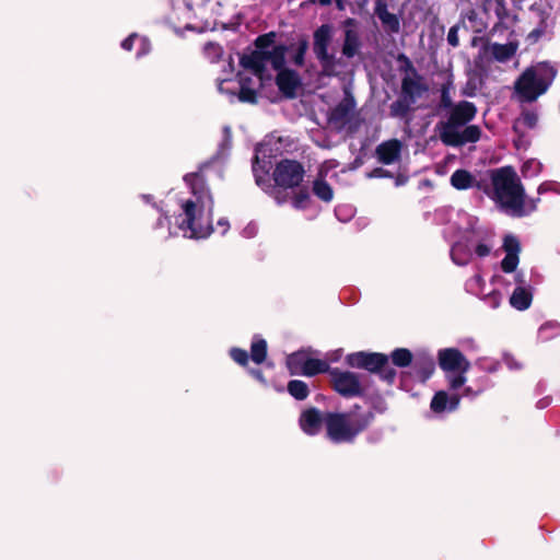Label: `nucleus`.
Wrapping results in <instances>:
<instances>
[{
  "instance_id": "obj_63",
  "label": "nucleus",
  "mask_w": 560,
  "mask_h": 560,
  "mask_svg": "<svg viewBox=\"0 0 560 560\" xmlns=\"http://www.w3.org/2000/svg\"><path fill=\"white\" fill-rule=\"evenodd\" d=\"M545 190H546V188H545V186H544V184H542V185H540V186H539V188H538V194H541V192H544Z\"/></svg>"
},
{
  "instance_id": "obj_54",
  "label": "nucleus",
  "mask_w": 560,
  "mask_h": 560,
  "mask_svg": "<svg viewBox=\"0 0 560 560\" xmlns=\"http://www.w3.org/2000/svg\"><path fill=\"white\" fill-rule=\"evenodd\" d=\"M329 371V364L324 360L317 359V374Z\"/></svg>"
},
{
  "instance_id": "obj_13",
  "label": "nucleus",
  "mask_w": 560,
  "mask_h": 560,
  "mask_svg": "<svg viewBox=\"0 0 560 560\" xmlns=\"http://www.w3.org/2000/svg\"><path fill=\"white\" fill-rule=\"evenodd\" d=\"M290 375L315 376V358L304 351H296L287 357Z\"/></svg>"
},
{
  "instance_id": "obj_8",
  "label": "nucleus",
  "mask_w": 560,
  "mask_h": 560,
  "mask_svg": "<svg viewBox=\"0 0 560 560\" xmlns=\"http://www.w3.org/2000/svg\"><path fill=\"white\" fill-rule=\"evenodd\" d=\"M293 48V44H278L268 50L266 55L260 51H252L243 55L240 59L245 69L252 70L255 74H262L266 70V63L269 61L276 71L285 69V56Z\"/></svg>"
},
{
  "instance_id": "obj_52",
  "label": "nucleus",
  "mask_w": 560,
  "mask_h": 560,
  "mask_svg": "<svg viewBox=\"0 0 560 560\" xmlns=\"http://www.w3.org/2000/svg\"><path fill=\"white\" fill-rule=\"evenodd\" d=\"M482 392H483L482 387H478L477 389H474L471 386H466L464 388V396L465 397H476Z\"/></svg>"
},
{
  "instance_id": "obj_33",
  "label": "nucleus",
  "mask_w": 560,
  "mask_h": 560,
  "mask_svg": "<svg viewBox=\"0 0 560 560\" xmlns=\"http://www.w3.org/2000/svg\"><path fill=\"white\" fill-rule=\"evenodd\" d=\"M370 0H335L338 10L343 11L349 5L353 14H361L366 10Z\"/></svg>"
},
{
  "instance_id": "obj_5",
  "label": "nucleus",
  "mask_w": 560,
  "mask_h": 560,
  "mask_svg": "<svg viewBox=\"0 0 560 560\" xmlns=\"http://www.w3.org/2000/svg\"><path fill=\"white\" fill-rule=\"evenodd\" d=\"M548 75L540 74L534 67L526 68L514 82V96L521 103H533L545 94L553 78L556 69L549 67Z\"/></svg>"
},
{
  "instance_id": "obj_17",
  "label": "nucleus",
  "mask_w": 560,
  "mask_h": 560,
  "mask_svg": "<svg viewBox=\"0 0 560 560\" xmlns=\"http://www.w3.org/2000/svg\"><path fill=\"white\" fill-rule=\"evenodd\" d=\"M276 84L285 98L296 97V91L301 86V78L296 71L292 69H283L278 71Z\"/></svg>"
},
{
  "instance_id": "obj_56",
  "label": "nucleus",
  "mask_w": 560,
  "mask_h": 560,
  "mask_svg": "<svg viewBox=\"0 0 560 560\" xmlns=\"http://www.w3.org/2000/svg\"><path fill=\"white\" fill-rule=\"evenodd\" d=\"M170 224V218L165 214H161L156 221V228H163Z\"/></svg>"
},
{
  "instance_id": "obj_1",
  "label": "nucleus",
  "mask_w": 560,
  "mask_h": 560,
  "mask_svg": "<svg viewBox=\"0 0 560 560\" xmlns=\"http://www.w3.org/2000/svg\"><path fill=\"white\" fill-rule=\"evenodd\" d=\"M202 165L198 172L188 173L184 176V182L190 187L195 200H186L182 205L183 213L178 215L176 222L180 231L185 234L189 232L190 237L205 238L211 234L213 228L208 225L203 228L197 223V212L208 210L209 214L213 211V198L206 185L202 175Z\"/></svg>"
},
{
  "instance_id": "obj_25",
  "label": "nucleus",
  "mask_w": 560,
  "mask_h": 560,
  "mask_svg": "<svg viewBox=\"0 0 560 560\" xmlns=\"http://www.w3.org/2000/svg\"><path fill=\"white\" fill-rule=\"evenodd\" d=\"M268 353L267 341L262 338H255L250 345V359L256 364H261L266 361Z\"/></svg>"
},
{
  "instance_id": "obj_18",
  "label": "nucleus",
  "mask_w": 560,
  "mask_h": 560,
  "mask_svg": "<svg viewBox=\"0 0 560 560\" xmlns=\"http://www.w3.org/2000/svg\"><path fill=\"white\" fill-rule=\"evenodd\" d=\"M412 369L416 377L420 382L425 383L435 371V361L433 355L425 351L418 352L416 354Z\"/></svg>"
},
{
  "instance_id": "obj_32",
  "label": "nucleus",
  "mask_w": 560,
  "mask_h": 560,
  "mask_svg": "<svg viewBox=\"0 0 560 560\" xmlns=\"http://www.w3.org/2000/svg\"><path fill=\"white\" fill-rule=\"evenodd\" d=\"M288 392L296 400H304L310 394L307 384L300 380L290 381L288 383Z\"/></svg>"
},
{
  "instance_id": "obj_48",
  "label": "nucleus",
  "mask_w": 560,
  "mask_h": 560,
  "mask_svg": "<svg viewBox=\"0 0 560 560\" xmlns=\"http://www.w3.org/2000/svg\"><path fill=\"white\" fill-rule=\"evenodd\" d=\"M540 199L539 198H530V199H526V196L524 197V210L526 211L525 212V215H528L529 213L536 211L537 209V203Z\"/></svg>"
},
{
  "instance_id": "obj_42",
  "label": "nucleus",
  "mask_w": 560,
  "mask_h": 560,
  "mask_svg": "<svg viewBox=\"0 0 560 560\" xmlns=\"http://www.w3.org/2000/svg\"><path fill=\"white\" fill-rule=\"evenodd\" d=\"M522 122L529 129L536 127L538 122V115L532 110H525L522 113Z\"/></svg>"
},
{
  "instance_id": "obj_12",
  "label": "nucleus",
  "mask_w": 560,
  "mask_h": 560,
  "mask_svg": "<svg viewBox=\"0 0 560 560\" xmlns=\"http://www.w3.org/2000/svg\"><path fill=\"white\" fill-rule=\"evenodd\" d=\"M354 106V98L351 95L346 96L329 112V126L337 131L345 129L347 124L350 121Z\"/></svg>"
},
{
  "instance_id": "obj_6",
  "label": "nucleus",
  "mask_w": 560,
  "mask_h": 560,
  "mask_svg": "<svg viewBox=\"0 0 560 560\" xmlns=\"http://www.w3.org/2000/svg\"><path fill=\"white\" fill-rule=\"evenodd\" d=\"M388 360L389 357L382 352L357 351L346 357L348 366L376 374L382 381L388 385H393L397 372L394 368L389 366Z\"/></svg>"
},
{
  "instance_id": "obj_61",
  "label": "nucleus",
  "mask_w": 560,
  "mask_h": 560,
  "mask_svg": "<svg viewBox=\"0 0 560 560\" xmlns=\"http://www.w3.org/2000/svg\"><path fill=\"white\" fill-rule=\"evenodd\" d=\"M317 3L320 5H329L331 3V0H317Z\"/></svg>"
},
{
  "instance_id": "obj_57",
  "label": "nucleus",
  "mask_w": 560,
  "mask_h": 560,
  "mask_svg": "<svg viewBox=\"0 0 560 560\" xmlns=\"http://www.w3.org/2000/svg\"><path fill=\"white\" fill-rule=\"evenodd\" d=\"M357 25H358L357 20H354V19H352V18H348V19H346V20L343 21L345 30H347V28H353V30H355Z\"/></svg>"
},
{
  "instance_id": "obj_14",
  "label": "nucleus",
  "mask_w": 560,
  "mask_h": 560,
  "mask_svg": "<svg viewBox=\"0 0 560 560\" xmlns=\"http://www.w3.org/2000/svg\"><path fill=\"white\" fill-rule=\"evenodd\" d=\"M374 15L380 20L384 32L395 35L400 32L401 23L399 15L389 12L388 0L374 1Z\"/></svg>"
},
{
  "instance_id": "obj_38",
  "label": "nucleus",
  "mask_w": 560,
  "mask_h": 560,
  "mask_svg": "<svg viewBox=\"0 0 560 560\" xmlns=\"http://www.w3.org/2000/svg\"><path fill=\"white\" fill-rule=\"evenodd\" d=\"M334 197V191L330 185L324 179L317 178V198L329 202Z\"/></svg>"
},
{
  "instance_id": "obj_60",
  "label": "nucleus",
  "mask_w": 560,
  "mask_h": 560,
  "mask_svg": "<svg viewBox=\"0 0 560 560\" xmlns=\"http://www.w3.org/2000/svg\"><path fill=\"white\" fill-rule=\"evenodd\" d=\"M515 281H516L517 283H524L523 275H522V273H517V275L515 276Z\"/></svg>"
},
{
  "instance_id": "obj_7",
  "label": "nucleus",
  "mask_w": 560,
  "mask_h": 560,
  "mask_svg": "<svg viewBox=\"0 0 560 560\" xmlns=\"http://www.w3.org/2000/svg\"><path fill=\"white\" fill-rule=\"evenodd\" d=\"M305 170L303 165L290 159H282L276 164L272 178L277 188L275 189V198L278 203L287 201L288 189L300 186L303 182Z\"/></svg>"
},
{
  "instance_id": "obj_40",
  "label": "nucleus",
  "mask_w": 560,
  "mask_h": 560,
  "mask_svg": "<svg viewBox=\"0 0 560 560\" xmlns=\"http://www.w3.org/2000/svg\"><path fill=\"white\" fill-rule=\"evenodd\" d=\"M560 335V325L558 323H546L539 328V336L542 340H548Z\"/></svg>"
},
{
  "instance_id": "obj_35",
  "label": "nucleus",
  "mask_w": 560,
  "mask_h": 560,
  "mask_svg": "<svg viewBox=\"0 0 560 560\" xmlns=\"http://www.w3.org/2000/svg\"><path fill=\"white\" fill-rule=\"evenodd\" d=\"M397 62L399 63L398 71L405 73V75H417L420 74L416 67L413 66L410 58L404 52L398 54L396 57Z\"/></svg>"
},
{
  "instance_id": "obj_47",
  "label": "nucleus",
  "mask_w": 560,
  "mask_h": 560,
  "mask_svg": "<svg viewBox=\"0 0 560 560\" xmlns=\"http://www.w3.org/2000/svg\"><path fill=\"white\" fill-rule=\"evenodd\" d=\"M368 176L370 178H387L393 177V174L383 167H375L368 174Z\"/></svg>"
},
{
  "instance_id": "obj_43",
  "label": "nucleus",
  "mask_w": 560,
  "mask_h": 560,
  "mask_svg": "<svg viewBox=\"0 0 560 560\" xmlns=\"http://www.w3.org/2000/svg\"><path fill=\"white\" fill-rule=\"evenodd\" d=\"M456 373H457V375L448 378V386H450V389H452V390H456V389L460 388L466 383L465 373H462V372H456Z\"/></svg>"
},
{
  "instance_id": "obj_29",
  "label": "nucleus",
  "mask_w": 560,
  "mask_h": 560,
  "mask_svg": "<svg viewBox=\"0 0 560 560\" xmlns=\"http://www.w3.org/2000/svg\"><path fill=\"white\" fill-rule=\"evenodd\" d=\"M454 89L453 81L451 79L446 80L440 89V101H439V109L448 110L456 105L453 102L451 96V91Z\"/></svg>"
},
{
  "instance_id": "obj_62",
  "label": "nucleus",
  "mask_w": 560,
  "mask_h": 560,
  "mask_svg": "<svg viewBox=\"0 0 560 560\" xmlns=\"http://www.w3.org/2000/svg\"><path fill=\"white\" fill-rule=\"evenodd\" d=\"M313 3H315V0H307V1H305V2H302L300 7L303 9V8H305L307 4H313Z\"/></svg>"
},
{
  "instance_id": "obj_21",
  "label": "nucleus",
  "mask_w": 560,
  "mask_h": 560,
  "mask_svg": "<svg viewBox=\"0 0 560 560\" xmlns=\"http://www.w3.org/2000/svg\"><path fill=\"white\" fill-rule=\"evenodd\" d=\"M533 301V292L530 288L518 285L514 289L510 296V304L517 311L529 308Z\"/></svg>"
},
{
  "instance_id": "obj_36",
  "label": "nucleus",
  "mask_w": 560,
  "mask_h": 560,
  "mask_svg": "<svg viewBox=\"0 0 560 560\" xmlns=\"http://www.w3.org/2000/svg\"><path fill=\"white\" fill-rule=\"evenodd\" d=\"M229 354H230L231 359L234 362H236L237 364H240L241 366H243V368L248 366V361H249L250 357L246 350H244L242 348L233 347L230 349Z\"/></svg>"
},
{
  "instance_id": "obj_16",
  "label": "nucleus",
  "mask_w": 560,
  "mask_h": 560,
  "mask_svg": "<svg viewBox=\"0 0 560 560\" xmlns=\"http://www.w3.org/2000/svg\"><path fill=\"white\" fill-rule=\"evenodd\" d=\"M429 91L423 75H404L401 79L400 94L409 101L416 103Z\"/></svg>"
},
{
  "instance_id": "obj_59",
  "label": "nucleus",
  "mask_w": 560,
  "mask_h": 560,
  "mask_svg": "<svg viewBox=\"0 0 560 560\" xmlns=\"http://www.w3.org/2000/svg\"><path fill=\"white\" fill-rule=\"evenodd\" d=\"M513 131L517 133L518 136H523V133L520 131L517 122H515L512 127Z\"/></svg>"
},
{
  "instance_id": "obj_26",
  "label": "nucleus",
  "mask_w": 560,
  "mask_h": 560,
  "mask_svg": "<svg viewBox=\"0 0 560 560\" xmlns=\"http://www.w3.org/2000/svg\"><path fill=\"white\" fill-rule=\"evenodd\" d=\"M412 104L415 103L400 94L399 97L390 104L389 114L392 117L405 118L412 110Z\"/></svg>"
},
{
  "instance_id": "obj_11",
  "label": "nucleus",
  "mask_w": 560,
  "mask_h": 560,
  "mask_svg": "<svg viewBox=\"0 0 560 560\" xmlns=\"http://www.w3.org/2000/svg\"><path fill=\"white\" fill-rule=\"evenodd\" d=\"M438 361L444 372L466 373L470 369V362L457 348H444L439 350Z\"/></svg>"
},
{
  "instance_id": "obj_10",
  "label": "nucleus",
  "mask_w": 560,
  "mask_h": 560,
  "mask_svg": "<svg viewBox=\"0 0 560 560\" xmlns=\"http://www.w3.org/2000/svg\"><path fill=\"white\" fill-rule=\"evenodd\" d=\"M330 27L327 24H323L317 27V59L320 60L323 75H336L338 74L337 65L332 55L327 51V43L329 39Z\"/></svg>"
},
{
  "instance_id": "obj_19",
  "label": "nucleus",
  "mask_w": 560,
  "mask_h": 560,
  "mask_svg": "<svg viewBox=\"0 0 560 560\" xmlns=\"http://www.w3.org/2000/svg\"><path fill=\"white\" fill-rule=\"evenodd\" d=\"M460 402L458 394L448 395L445 390H439L431 399L430 408L434 413L455 411Z\"/></svg>"
},
{
  "instance_id": "obj_24",
  "label": "nucleus",
  "mask_w": 560,
  "mask_h": 560,
  "mask_svg": "<svg viewBox=\"0 0 560 560\" xmlns=\"http://www.w3.org/2000/svg\"><path fill=\"white\" fill-rule=\"evenodd\" d=\"M451 185L458 190H465L472 186L475 177L466 170H456L450 178Z\"/></svg>"
},
{
  "instance_id": "obj_27",
  "label": "nucleus",
  "mask_w": 560,
  "mask_h": 560,
  "mask_svg": "<svg viewBox=\"0 0 560 560\" xmlns=\"http://www.w3.org/2000/svg\"><path fill=\"white\" fill-rule=\"evenodd\" d=\"M393 364L397 368H407L413 364V354L407 348H396L389 355Z\"/></svg>"
},
{
  "instance_id": "obj_64",
  "label": "nucleus",
  "mask_w": 560,
  "mask_h": 560,
  "mask_svg": "<svg viewBox=\"0 0 560 560\" xmlns=\"http://www.w3.org/2000/svg\"><path fill=\"white\" fill-rule=\"evenodd\" d=\"M209 47L215 48V47H217V45H214V44H212V43H208V44H207V46H206V48H209Z\"/></svg>"
},
{
  "instance_id": "obj_51",
  "label": "nucleus",
  "mask_w": 560,
  "mask_h": 560,
  "mask_svg": "<svg viewBox=\"0 0 560 560\" xmlns=\"http://www.w3.org/2000/svg\"><path fill=\"white\" fill-rule=\"evenodd\" d=\"M140 40V44H141V48L139 49V51L137 52V57H141L143 55H147L150 50V43L147 38L142 37V38H139Z\"/></svg>"
},
{
  "instance_id": "obj_37",
  "label": "nucleus",
  "mask_w": 560,
  "mask_h": 560,
  "mask_svg": "<svg viewBox=\"0 0 560 560\" xmlns=\"http://www.w3.org/2000/svg\"><path fill=\"white\" fill-rule=\"evenodd\" d=\"M292 206L295 209H304L310 203V194L307 188H301L298 192L292 196Z\"/></svg>"
},
{
  "instance_id": "obj_9",
  "label": "nucleus",
  "mask_w": 560,
  "mask_h": 560,
  "mask_svg": "<svg viewBox=\"0 0 560 560\" xmlns=\"http://www.w3.org/2000/svg\"><path fill=\"white\" fill-rule=\"evenodd\" d=\"M332 389L343 398H363L368 386L361 382V376L351 371H341L338 368L329 371Z\"/></svg>"
},
{
  "instance_id": "obj_3",
  "label": "nucleus",
  "mask_w": 560,
  "mask_h": 560,
  "mask_svg": "<svg viewBox=\"0 0 560 560\" xmlns=\"http://www.w3.org/2000/svg\"><path fill=\"white\" fill-rule=\"evenodd\" d=\"M374 420L372 410H363L354 404L346 412H327L324 417L317 411V425L323 421L327 438L334 443H353L359 434L368 430Z\"/></svg>"
},
{
  "instance_id": "obj_22",
  "label": "nucleus",
  "mask_w": 560,
  "mask_h": 560,
  "mask_svg": "<svg viewBox=\"0 0 560 560\" xmlns=\"http://www.w3.org/2000/svg\"><path fill=\"white\" fill-rule=\"evenodd\" d=\"M361 46L360 36L357 30L347 28L345 30V40L342 46V54L347 58L354 57Z\"/></svg>"
},
{
  "instance_id": "obj_2",
  "label": "nucleus",
  "mask_w": 560,
  "mask_h": 560,
  "mask_svg": "<svg viewBox=\"0 0 560 560\" xmlns=\"http://www.w3.org/2000/svg\"><path fill=\"white\" fill-rule=\"evenodd\" d=\"M477 115V107L468 101H460L447 110L446 119L440 120L435 130L446 147L460 148L480 140L482 130L478 125H469Z\"/></svg>"
},
{
  "instance_id": "obj_34",
  "label": "nucleus",
  "mask_w": 560,
  "mask_h": 560,
  "mask_svg": "<svg viewBox=\"0 0 560 560\" xmlns=\"http://www.w3.org/2000/svg\"><path fill=\"white\" fill-rule=\"evenodd\" d=\"M276 37H277V35L275 32H269V33L259 35L254 42L255 47H256V49L254 51H260L262 55H266L268 51V48L273 46V44L276 42Z\"/></svg>"
},
{
  "instance_id": "obj_20",
  "label": "nucleus",
  "mask_w": 560,
  "mask_h": 560,
  "mask_svg": "<svg viewBox=\"0 0 560 560\" xmlns=\"http://www.w3.org/2000/svg\"><path fill=\"white\" fill-rule=\"evenodd\" d=\"M401 143L397 139L382 142L376 147L375 153L377 160L386 165L393 164L400 156Z\"/></svg>"
},
{
  "instance_id": "obj_4",
  "label": "nucleus",
  "mask_w": 560,
  "mask_h": 560,
  "mask_svg": "<svg viewBox=\"0 0 560 560\" xmlns=\"http://www.w3.org/2000/svg\"><path fill=\"white\" fill-rule=\"evenodd\" d=\"M493 189L491 198L501 210L512 217H525V189L513 166H503L490 171Z\"/></svg>"
},
{
  "instance_id": "obj_46",
  "label": "nucleus",
  "mask_w": 560,
  "mask_h": 560,
  "mask_svg": "<svg viewBox=\"0 0 560 560\" xmlns=\"http://www.w3.org/2000/svg\"><path fill=\"white\" fill-rule=\"evenodd\" d=\"M247 372L257 382H259L264 386L267 385V380H266L261 369H258V368H247Z\"/></svg>"
},
{
  "instance_id": "obj_39",
  "label": "nucleus",
  "mask_w": 560,
  "mask_h": 560,
  "mask_svg": "<svg viewBox=\"0 0 560 560\" xmlns=\"http://www.w3.org/2000/svg\"><path fill=\"white\" fill-rule=\"evenodd\" d=\"M238 100L242 103H248V104H257L258 96L256 90L246 86L245 84H241L240 92H238Z\"/></svg>"
},
{
  "instance_id": "obj_45",
  "label": "nucleus",
  "mask_w": 560,
  "mask_h": 560,
  "mask_svg": "<svg viewBox=\"0 0 560 560\" xmlns=\"http://www.w3.org/2000/svg\"><path fill=\"white\" fill-rule=\"evenodd\" d=\"M458 25H454L448 30L447 33V43L452 47H457L459 45V38H458Z\"/></svg>"
},
{
  "instance_id": "obj_41",
  "label": "nucleus",
  "mask_w": 560,
  "mask_h": 560,
  "mask_svg": "<svg viewBox=\"0 0 560 560\" xmlns=\"http://www.w3.org/2000/svg\"><path fill=\"white\" fill-rule=\"evenodd\" d=\"M494 13H495V15L498 18V21H499L495 26L504 23L505 20L509 19L510 11H509V9L505 5L504 0H495Z\"/></svg>"
},
{
  "instance_id": "obj_44",
  "label": "nucleus",
  "mask_w": 560,
  "mask_h": 560,
  "mask_svg": "<svg viewBox=\"0 0 560 560\" xmlns=\"http://www.w3.org/2000/svg\"><path fill=\"white\" fill-rule=\"evenodd\" d=\"M546 27V22L544 19H541L539 25L528 34V38L533 39L534 42L538 40L545 34Z\"/></svg>"
},
{
  "instance_id": "obj_30",
  "label": "nucleus",
  "mask_w": 560,
  "mask_h": 560,
  "mask_svg": "<svg viewBox=\"0 0 560 560\" xmlns=\"http://www.w3.org/2000/svg\"><path fill=\"white\" fill-rule=\"evenodd\" d=\"M299 425L304 433L315 434V407H310L301 413Z\"/></svg>"
},
{
  "instance_id": "obj_53",
  "label": "nucleus",
  "mask_w": 560,
  "mask_h": 560,
  "mask_svg": "<svg viewBox=\"0 0 560 560\" xmlns=\"http://www.w3.org/2000/svg\"><path fill=\"white\" fill-rule=\"evenodd\" d=\"M463 248L462 245H456L452 248V252H451V255H452V259L453 261L456 264V265H459V266H463L466 264V260H463V259H457V252Z\"/></svg>"
},
{
  "instance_id": "obj_23",
  "label": "nucleus",
  "mask_w": 560,
  "mask_h": 560,
  "mask_svg": "<svg viewBox=\"0 0 560 560\" xmlns=\"http://www.w3.org/2000/svg\"><path fill=\"white\" fill-rule=\"evenodd\" d=\"M516 49L517 46L514 43H494L491 45V55L494 60L499 62H506L515 55Z\"/></svg>"
},
{
  "instance_id": "obj_15",
  "label": "nucleus",
  "mask_w": 560,
  "mask_h": 560,
  "mask_svg": "<svg viewBox=\"0 0 560 560\" xmlns=\"http://www.w3.org/2000/svg\"><path fill=\"white\" fill-rule=\"evenodd\" d=\"M502 247L505 252V257L501 260V269L504 273H512L516 270L520 262V240L513 234H508L503 238Z\"/></svg>"
},
{
  "instance_id": "obj_58",
  "label": "nucleus",
  "mask_w": 560,
  "mask_h": 560,
  "mask_svg": "<svg viewBox=\"0 0 560 560\" xmlns=\"http://www.w3.org/2000/svg\"><path fill=\"white\" fill-rule=\"evenodd\" d=\"M218 225L222 228V234H225L230 228L229 221L226 219H220L218 221Z\"/></svg>"
},
{
  "instance_id": "obj_49",
  "label": "nucleus",
  "mask_w": 560,
  "mask_h": 560,
  "mask_svg": "<svg viewBox=\"0 0 560 560\" xmlns=\"http://www.w3.org/2000/svg\"><path fill=\"white\" fill-rule=\"evenodd\" d=\"M136 39H139V36L136 33L130 34L121 42V48L127 51H131Z\"/></svg>"
},
{
  "instance_id": "obj_50",
  "label": "nucleus",
  "mask_w": 560,
  "mask_h": 560,
  "mask_svg": "<svg viewBox=\"0 0 560 560\" xmlns=\"http://www.w3.org/2000/svg\"><path fill=\"white\" fill-rule=\"evenodd\" d=\"M490 252H491V248L487 244H483V243H479L475 248V253L479 257H486L490 254Z\"/></svg>"
},
{
  "instance_id": "obj_55",
  "label": "nucleus",
  "mask_w": 560,
  "mask_h": 560,
  "mask_svg": "<svg viewBox=\"0 0 560 560\" xmlns=\"http://www.w3.org/2000/svg\"><path fill=\"white\" fill-rule=\"evenodd\" d=\"M533 166H538L537 163H535L534 161H527L525 162L523 165H522V168H521V172L523 174V176H527V173L530 171V168Z\"/></svg>"
},
{
  "instance_id": "obj_31",
  "label": "nucleus",
  "mask_w": 560,
  "mask_h": 560,
  "mask_svg": "<svg viewBox=\"0 0 560 560\" xmlns=\"http://www.w3.org/2000/svg\"><path fill=\"white\" fill-rule=\"evenodd\" d=\"M271 161L260 160L259 155L256 154L253 160V172L258 185L261 184L264 176L269 174L271 170Z\"/></svg>"
},
{
  "instance_id": "obj_28",
  "label": "nucleus",
  "mask_w": 560,
  "mask_h": 560,
  "mask_svg": "<svg viewBox=\"0 0 560 560\" xmlns=\"http://www.w3.org/2000/svg\"><path fill=\"white\" fill-rule=\"evenodd\" d=\"M307 48H308L307 38L304 35L299 36L298 42H296V47L293 44V48L289 52V54L292 52L291 59L295 66L302 67L304 65V58H305Z\"/></svg>"
}]
</instances>
